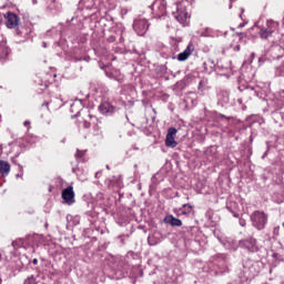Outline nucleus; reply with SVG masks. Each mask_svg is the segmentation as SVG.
Here are the masks:
<instances>
[{
    "instance_id": "obj_1",
    "label": "nucleus",
    "mask_w": 284,
    "mask_h": 284,
    "mask_svg": "<svg viewBox=\"0 0 284 284\" xmlns=\"http://www.w3.org/2000/svg\"><path fill=\"white\" fill-rule=\"evenodd\" d=\"M261 268L258 267V262L247 260L243 262V270L239 273L240 283H247L252 281L255 276H258Z\"/></svg>"
},
{
    "instance_id": "obj_2",
    "label": "nucleus",
    "mask_w": 284,
    "mask_h": 284,
    "mask_svg": "<svg viewBox=\"0 0 284 284\" xmlns=\"http://www.w3.org/2000/svg\"><path fill=\"white\" fill-rule=\"evenodd\" d=\"M268 215L263 211H255L251 214V223L258 232L267 225Z\"/></svg>"
},
{
    "instance_id": "obj_3",
    "label": "nucleus",
    "mask_w": 284,
    "mask_h": 284,
    "mask_svg": "<svg viewBox=\"0 0 284 284\" xmlns=\"http://www.w3.org/2000/svg\"><path fill=\"white\" fill-rule=\"evenodd\" d=\"M123 32H125V26L123 23L118 22L109 30V37H106V41L109 43H114L118 39L120 43H123Z\"/></svg>"
},
{
    "instance_id": "obj_4",
    "label": "nucleus",
    "mask_w": 284,
    "mask_h": 284,
    "mask_svg": "<svg viewBox=\"0 0 284 284\" xmlns=\"http://www.w3.org/2000/svg\"><path fill=\"white\" fill-rule=\"evenodd\" d=\"M150 8L154 19H163L168 14V2L165 0H155Z\"/></svg>"
},
{
    "instance_id": "obj_5",
    "label": "nucleus",
    "mask_w": 284,
    "mask_h": 284,
    "mask_svg": "<svg viewBox=\"0 0 284 284\" xmlns=\"http://www.w3.org/2000/svg\"><path fill=\"white\" fill-rule=\"evenodd\" d=\"M150 29V22L146 19L138 18L133 21V30L138 37H145Z\"/></svg>"
},
{
    "instance_id": "obj_6",
    "label": "nucleus",
    "mask_w": 284,
    "mask_h": 284,
    "mask_svg": "<svg viewBox=\"0 0 284 284\" xmlns=\"http://www.w3.org/2000/svg\"><path fill=\"white\" fill-rule=\"evenodd\" d=\"M4 21H6L7 28H9L10 30H12L14 28H19L20 18H19V16H17V13H14L12 11H8L4 14Z\"/></svg>"
},
{
    "instance_id": "obj_7",
    "label": "nucleus",
    "mask_w": 284,
    "mask_h": 284,
    "mask_svg": "<svg viewBox=\"0 0 284 284\" xmlns=\"http://www.w3.org/2000/svg\"><path fill=\"white\" fill-rule=\"evenodd\" d=\"M240 244L242 245V247H244V250H247V252H252V253L258 252V244L256 243V239L254 237H248L246 240H243L240 242Z\"/></svg>"
},
{
    "instance_id": "obj_8",
    "label": "nucleus",
    "mask_w": 284,
    "mask_h": 284,
    "mask_svg": "<svg viewBox=\"0 0 284 284\" xmlns=\"http://www.w3.org/2000/svg\"><path fill=\"white\" fill-rule=\"evenodd\" d=\"M62 199L67 205H74V187L68 186L62 191Z\"/></svg>"
},
{
    "instance_id": "obj_9",
    "label": "nucleus",
    "mask_w": 284,
    "mask_h": 284,
    "mask_svg": "<svg viewBox=\"0 0 284 284\" xmlns=\"http://www.w3.org/2000/svg\"><path fill=\"white\" fill-rule=\"evenodd\" d=\"M16 34L20 38V42L24 43V41L30 39V34H32V29L29 27H18Z\"/></svg>"
},
{
    "instance_id": "obj_10",
    "label": "nucleus",
    "mask_w": 284,
    "mask_h": 284,
    "mask_svg": "<svg viewBox=\"0 0 284 284\" xmlns=\"http://www.w3.org/2000/svg\"><path fill=\"white\" fill-rule=\"evenodd\" d=\"M217 105H221V108H227L230 105V92L221 91L217 94Z\"/></svg>"
},
{
    "instance_id": "obj_11",
    "label": "nucleus",
    "mask_w": 284,
    "mask_h": 284,
    "mask_svg": "<svg viewBox=\"0 0 284 284\" xmlns=\"http://www.w3.org/2000/svg\"><path fill=\"white\" fill-rule=\"evenodd\" d=\"M99 0H80L79 2V8L81 10L85 9V10H92V8H99Z\"/></svg>"
},
{
    "instance_id": "obj_12",
    "label": "nucleus",
    "mask_w": 284,
    "mask_h": 284,
    "mask_svg": "<svg viewBox=\"0 0 284 284\" xmlns=\"http://www.w3.org/2000/svg\"><path fill=\"white\" fill-rule=\"evenodd\" d=\"M192 52H194V44L190 42L186 49L178 54V61H187Z\"/></svg>"
},
{
    "instance_id": "obj_13",
    "label": "nucleus",
    "mask_w": 284,
    "mask_h": 284,
    "mask_svg": "<svg viewBox=\"0 0 284 284\" xmlns=\"http://www.w3.org/2000/svg\"><path fill=\"white\" fill-rule=\"evenodd\" d=\"M164 223L171 225V227H181V225H183V221H181V219L174 217V215H166L164 217Z\"/></svg>"
},
{
    "instance_id": "obj_14",
    "label": "nucleus",
    "mask_w": 284,
    "mask_h": 284,
    "mask_svg": "<svg viewBox=\"0 0 284 284\" xmlns=\"http://www.w3.org/2000/svg\"><path fill=\"white\" fill-rule=\"evenodd\" d=\"M261 39H267L274 34V29H272V21H267V28H262L258 32Z\"/></svg>"
},
{
    "instance_id": "obj_15",
    "label": "nucleus",
    "mask_w": 284,
    "mask_h": 284,
    "mask_svg": "<svg viewBox=\"0 0 284 284\" xmlns=\"http://www.w3.org/2000/svg\"><path fill=\"white\" fill-rule=\"evenodd\" d=\"M81 110H83V104H81V101L75 100L70 108V113L73 114L72 118L79 116V114H81Z\"/></svg>"
},
{
    "instance_id": "obj_16",
    "label": "nucleus",
    "mask_w": 284,
    "mask_h": 284,
    "mask_svg": "<svg viewBox=\"0 0 284 284\" xmlns=\"http://www.w3.org/2000/svg\"><path fill=\"white\" fill-rule=\"evenodd\" d=\"M200 37L214 39V38L219 37V31H216L210 27H206L200 32Z\"/></svg>"
},
{
    "instance_id": "obj_17",
    "label": "nucleus",
    "mask_w": 284,
    "mask_h": 284,
    "mask_svg": "<svg viewBox=\"0 0 284 284\" xmlns=\"http://www.w3.org/2000/svg\"><path fill=\"white\" fill-rule=\"evenodd\" d=\"M99 111L101 112V114H106V115L114 114V108L109 102H102L99 105Z\"/></svg>"
},
{
    "instance_id": "obj_18",
    "label": "nucleus",
    "mask_w": 284,
    "mask_h": 284,
    "mask_svg": "<svg viewBox=\"0 0 284 284\" xmlns=\"http://www.w3.org/2000/svg\"><path fill=\"white\" fill-rule=\"evenodd\" d=\"M10 48H8V45H6V43L0 44V62L3 63V61H6V59H8V57L10 55Z\"/></svg>"
},
{
    "instance_id": "obj_19",
    "label": "nucleus",
    "mask_w": 284,
    "mask_h": 284,
    "mask_svg": "<svg viewBox=\"0 0 284 284\" xmlns=\"http://www.w3.org/2000/svg\"><path fill=\"white\" fill-rule=\"evenodd\" d=\"M92 124H93V134L99 136L101 134V120L97 119V116L90 115Z\"/></svg>"
},
{
    "instance_id": "obj_20",
    "label": "nucleus",
    "mask_w": 284,
    "mask_h": 284,
    "mask_svg": "<svg viewBox=\"0 0 284 284\" xmlns=\"http://www.w3.org/2000/svg\"><path fill=\"white\" fill-rule=\"evenodd\" d=\"M23 284H43V281L39 274H36V275H30L29 277H27L24 280Z\"/></svg>"
},
{
    "instance_id": "obj_21",
    "label": "nucleus",
    "mask_w": 284,
    "mask_h": 284,
    "mask_svg": "<svg viewBox=\"0 0 284 284\" xmlns=\"http://www.w3.org/2000/svg\"><path fill=\"white\" fill-rule=\"evenodd\" d=\"M0 174L2 176L10 174V163L8 161L0 160Z\"/></svg>"
},
{
    "instance_id": "obj_22",
    "label": "nucleus",
    "mask_w": 284,
    "mask_h": 284,
    "mask_svg": "<svg viewBox=\"0 0 284 284\" xmlns=\"http://www.w3.org/2000/svg\"><path fill=\"white\" fill-rule=\"evenodd\" d=\"M48 10L50 12V14H52V17H57V14H59V12H61V6L51 2L48 7Z\"/></svg>"
},
{
    "instance_id": "obj_23",
    "label": "nucleus",
    "mask_w": 284,
    "mask_h": 284,
    "mask_svg": "<svg viewBox=\"0 0 284 284\" xmlns=\"http://www.w3.org/2000/svg\"><path fill=\"white\" fill-rule=\"evenodd\" d=\"M174 18L176 19V21H179V23H185V21H187V12L185 11H178V13H173Z\"/></svg>"
},
{
    "instance_id": "obj_24",
    "label": "nucleus",
    "mask_w": 284,
    "mask_h": 284,
    "mask_svg": "<svg viewBox=\"0 0 284 284\" xmlns=\"http://www.w3.org/2000/svg\"><path fill=\"white\" fill-rule=\"evenodd\" d=\"M165 145L166 148H176L179 143L176 142V140H174V138H172V135H166Z\"/></svg>"
},
{
    "instance_id": "obj_25",
    "label": "nucleus",
    "mask_w": 284,
    "mask_h": 284,
    "mask_svg": "<svg viewBox=\"0 0 284 284\" xmlns=\"http://www.w3.org/2000/svg\"><path fill=\"white\" fill-rule=\"evenodd\" d=\"M205 154L214 160L219 159V156L216 155V148L214 146H210L209 149H206Z\"/></svg>"
},
{
    "instance_id": "obj_26",
    "label": "nucleus",
    "mask_w": 284,
    "mask_h": 284,
    "mask_svg": "<svg viewBox=\"0 0 284 284\" xmlns=\"http://www.w3.org/2000/svg\"><path fill=\"white\" fill-rule=\"evenodd\" d=\"M192 204H183L181 209V214H183L184 216H187V214H192Z\"/></svg>"
},
{
    "instance_id": "obj_27",
    "label": "nucleus",
    "mask_w": 284,
    "mask_h": 284,
    "mask_svg": "<svg viewBox=\"0 0 284 284\" xmlns=\"http://www.w3.org/2000/svg\"><path fill=\"white\" fill-rule=\"evenodd\" d=\"M120 185H121V181L115 176L109 180V187H112V190H114V187H119Z\"/></svg>"
},
{
    "instance_id": "obj_28",
    "label": "nucleus",
    "mask_w": 284,
    "mask_h": 284,
    "mask_svg": "<svg viewBox=\"0 0 284 284\" xmlns=\"http://www.w3.org/2000/svg\"><path fill=\"white\" fill-rule=\"evenodd\" d=\"M176 132H179V131L176 130V128H170V129L168 130L166 136L174 138V136H176Z\"/></svg>"
},
{
    "instance_id": "obj_29",
    "label": "nucleus",
    "mask_w": 284,
    "mask_h": 284,
    "mask_svg": "<svg viewBox=\"0 0 284 284\" xmlns=\"http://www.w3.org/2000/svg\"><path fill=\"white\" fill-rule=\"evenodd\" d=\"M112 79H114V81H118V83H123V81H125V79L123 78V75H112Z\"/></svg>"
},
{
    "instance_id": "obj_30",
    "label": "nucleus",
    "mask_w": 284,
    "mask_h": 284,
    "mask_svg": "<svg viewBox=\"0 0 284 284\" xmlns=\"http://www.w3.org/2000/svg\"><path fill=\"white\" fill-rule=\"evenodd\" d=\"M85 151L77 150L75 159H83Z\"/></svg>"
},
{
    "instance_id": "obj_31",
    "label": "nucleus",
    "mask_w": 284,
    "mask_h": 284,
    "mask_svg": "<svg viewBox=\"0 0 284 284\" xmlns=\"http://www.w3.org/2000/svg\"><path fill=\"white\" fill-rule=\"evenodd\" d=\"M280 232H281V226H275L273 229V236H278Z\"/></svg>"
},
{
    "instance_id": "obj_32",
    "label": "nucleus",
    "mask_w": 284,
    "mask_h": 284,
    "mask_svg": "<svg viewBox=\"0 0 284 284\" xmlns=\"http://www.w3.org/2000/svg\"><path fill=\"white\" fill-rule=\"evenodd\" d=\"M226 210H229V212H232V214L235 219H239V214H236V213H234V211H232V206H230V204L226 205Z\"/></svg>"
},
{
    "instance_id": "obj_33",
    "label": "nucleus",
    "mask_w": 284,
    "mask_h": 284,
    "mask_svg": "<svg viewBox=\"0 0 284 284\" xmlns=\"http://www.w3.org/2000/svg\"><path fill=\"white\" fill-rule=\"evenodd\" d=\"M280 72H281V77H284V61L282 62V64L278 68Z\"/></svg>"
},
{
    "instance_id": "obj_34",
    "label": "nucleus",
    "mask_w": 284,
    "mask_h": 284,
    "mask_svg": "<svg viewBox=\"0 0 284 284\" xmlns=\"http://www.w3.org/2000/svg\"><path fill=\"white\" fill-rule=\"evenodd\" d=\"M240 225L241 227H245V225H247V222L243 219H240Z\"/></svg>"
},
{
    "instance_id": "obj_35",
    "label": "nucleus",
    "mask_w": 284,
    "mask_h": 284,
    "mask_svg": "<svg viewBox=\"0 0 284 284\" xmlns=\"http://www.w3.org/2000/svg\"><path fill=\"white\" fill-rule=\"evenodd\" d=\"M220 273L227 274V273H230V268H227V266H225L224 270H220Z\"/></svg>"
},
{
    "instance_id": "obj_36",
    "label": "nucleus",
    "mask_w": 284,
    "mask_h": 284,
    "mask_svg": "<svg viewBox=\"0 0 284 284\" xmlns=\"http://www.w3.org/2000/svg\"><path fill=\"white\" fill-rule=\"evenodd\" d=\"M75 61H90V57L87 58H78Z\"/></svg>"
},
{
    "instance_id": "obj_37",
    "label": "nucleus",
    "mask_w": 284,
    "mask_h": 284,
    "mask_svg": "<svg viewBox=\"0 0 284 284\" xmlns=\"http://www.w3.org/2000/svg\"><path fill=\"white\" fill-rule=\"evenodd\" d=\"M92 124L90 123V122H88V121H84V128H90Z\"/></svg>"
},
{
    "instance_id": "obj_38",
    "label": "nucleus",
    "mask_w": 284,
    "mask_h": 284,
    "mask_svg": "<svg viewBox=\"0 0 284 284\" xmlns=\"http://www.w3.org/2000/svg\"><path fill=\"white\" fill-rule=\"evenodd\" d=\"M280 97H281L282 101H284V90H282V91L280 92Z\"/></svg>"
},
{
    "instance_id": "obj_39",
    "label": "nucleus",
    "mask_w": 284,
    "mask_h": 284,
    "mask_svg": "<svg viewBox=\"0 0 284 284\" xmlns=\"http://www.w3.org/2000/svg\"><path fill=\"white\" fill-rule=\"evenodd\" d=\"M32 263H33V265H39V260L33 258Z\"/></svg>"
},
{
    "instance_id": "obj_40",
    "label": "nucleus",
    "mask_w": 284,
    "mask_h": 284,
    "mask_svg": "<svg viewBox=\"0 0 284 284\" xmlns=\"http://www.w3.org/2000/svg\"><path fill=\"white\" fill-rule=\"evenodd\" d=\"M220 119H230V118H227L225 114H220Z\"/></svg>"
},
{
    "instance_id": "obj_41",
    "label": "nucleus",
    "mask_w": 284,
    "mask_h": 284,
    "mask_svg": "<svg viewBox=\"0 0 284 284\" xmlns=\"http://www.w3.org/2000/svg\"><path fill=\"white\" fill-rule=\"evenodd\" d=\"M50 32H57V34L59 33V31H57L55 29H53V30L48 31L47 34H50Z\"/></svg>"
},
{
    "instance_id": "obj_42",
    "label": "nucleus",
    "mask_w": 284,
    "mask_h": 284,
    "mask_svg": "<svg viewBox=\"0 0 284 284\" xmlns=\"http://www.w3.org/2000/svg\"><path fill=\"white\" fill-rule=\"evenodd\" d=\"M234 1L236 0H230V6H229L230 9H232V3H234Z\"/></svg>"
},
{
    "instance_id": "obj_43",
    "label": "nucleus",
    "mask_w": 284,
    "mask_h": 284,
    "mask_svg": "<svg viewBox=\"0 0 284 284\" xmlns=\"http://www.w3.org/2000/svg\"><path fill=\"white\" fill-rule=\"evenodd\" d=\"M23 125H24V126L30 125V121H28V120H27V121H24Z\"/></svg>"
},
{
    "instance_id": "obj_44",
    "label": "nucleus",
    "mask_w": 284,
    "mask_h": 284,
    "mask_svg": "<svg viewBox=\"0 0 284 284\" xmlns=\"http://www.w3.org/2000/svg\"><path fill=\"white\" fill-rule=\"evenodd\" d=\"M98 232H100V234H105V230H103V229L98 230Z\"/></svg>"
},
{
    "instance_id": "obj_45",
    "label": "nucleus",
    "mask_w": 284,
    "mask_h": 284,
    "mask_svg": "<svg viewBox=\"0 0 284 284\" xmlns=\"http://www.w3.org/2000/svg\"><path fill=\"white\" fill-rule=\"evenodd\" d=\"M161 70H162V72H165V70H168V68H165V65H162Z\"/></svg>"
},
{
    "instance_id": "obj_46",
    "label": "nucleus",
    "mask_w": 284,
    "mask_h": 284,
    "mask_svg": "<svg viewBox=\"0 0 284 284\" xmlns=\"http://www.w3.org/2000/svg\"><path fill=\"white\" fill-rule=\"evenodd\" d=\"M37 3H39V1L32 0V4H33V6H37Z\"/></svg>"
},
{
    "instance_id": "obj_47",
    "label": "nucleus",
    "mask_w": 284,
    "mask_h": 284,
    "mask_svg": "<svg viewBox=\"0 0 284 284\" xmlns=\"http://www.w3.org/2000/svg\"><path fill=\"white\" fill-rule=\"evenodd\" d=\"M0 154H3V146L0 144Z\"/></svg>"
},
{
    "instance_id": "obj_48",
    "label": "nucleus",
    "mask_w": 284,
    "mask_h": 284,
    "mask_svg": "<svg viewBox=\"0 0 284 284\" xmlns=\"http://www.w3.org/2000/svg\"><path fill=\"white\" fill-rule=\"evenodd\" d=\"M239 28H245V23H241Z\"/></svg>"
},
{
    "instance_id": "obj_49",
    "label": "nucleus",
    "mask_w": 284,
    "mask_h": 284,
    "mask_svg": "<svg viewBox=\"0 0 284 284\" xmlns=\"http://www.w3.org/2000/svg\"><path fill=\"white\" fill-rule=\"evenodd\" d=\"M276 256H278V254H276V253H273V257H274V258H276Z\"/></svg>"
},
{
    "instance_id": "obj_50",
    "label": "nucleus",
    "mask_w": 284,
    "mask_h": 284,
    "mask_svg": "<svg viewBox=\"0 0 284 284\" xmlns=\"http://www.w3.org/2000/svg\"><path fill=\"white\" fill-rule=\"evenodd\" d=\"M266 156H267V153H264L263 159H265Z\"/></svg>"
},
{
    "instance_id": "obj_51",
    "label": "nucleus",
    "mask_w": 284,
    "mask_h": 284,
    "mask_svg": "<svg viewBox=\"0 0 284 284\" xmlns=\"http://www.w3.org/2000/svg\"><path fill=\"white\" fill-rule=\"evenodd\" d=\"M236 50H241V47H240V45H237V47H236Z\"/></svg>"
},
{
    "instance_id": "obj_52",
    "label": "nucleus",
    "mask_w": 284,
    "mask_h": 284,
    "mask_svg": "<svg viewBox=\"0 0 284 284\" xmlns=\"http://www.w3.org/2000/svg\"><path fill=\"white\" fill-rule=\"evenodd\" d=\"M16 244H17V242H12L13 247H14Z\"/></svg>"
},
{
    "instance_id": "obj_53",
    "label": "nucleus",
    "mask_w": 284,
    "mask_h": 284,
    "mask_svg": "<svg viewBox=\"0 0 284 284\" xmlns=\"http://www.w3.org/2000/svg\"><path fill=\"white\" fill-rule=\"evenodd\" d=\"M106 170H110V165H106Z\"/></svg>"
},
{
    "instance_id": "obj_54",
    "label": "nucleus",
    "mask_w": 284,
    "mask_h": 284,
    "mask_svg": "<svg viewBox=\"0 0 284 284\" xmlns=\"http://www.w3.org/2000/svg\"><path fill=\"white\" fill-rule=\"evenodd\" d=\"M43 48H45V42H43Z\"/></svg>"
},
{
    "instance_id": "obj_55",
    "label": "nucleus",
    "mask_w": 284,
    "mask_h": 284,
    "mask_svg": "<svg viewBox=\"0 0 284 284\" xmlns=\"http://www.w3.org/2000/svg\"><path fill=\"white\" fill-rule=\"evenodd\" d=\"M1 258H2V255H1V253H0V261H1Z\"/></svg>"
},
{
    "instance_id": "obj_56",
    "label": "nucleus",
    "mask_w": 284,
    "mask_h": 284,
    "mask_svg": "<svg viewBox=\"0 0 284 284\" xmlns=\"http://www.w3.org/2000/svg\"><path fill=\"white\" fill-rule=\"evenodd\" d=\"M102 54H105V50L102 52Z\"/></svg>"
},
{
    "instance_id": "obj_57",
    "label": "nucleus",
    "mask_w": 284,
    "mask_h": 284,
    "mask_svg": "<svg viewBox=\"0 0 284 284\" xmlns=\"http://www.w3.org/2000/svg\"><path fill=\"white\" fill-rule=\"evenodd\" d=\"M251 57H254V53H252Z\"/></svg>"
},
{
    "instance_id": "obj_58",
    "label": "nucleus",
    "mask_w": 284,
    "mask_h": 284,
    "mask_svg": "<svg viewBox=\"0 0 284 284\" xmlns=\"http://www.w3.org/2000/svg\"><path fill=\"white\" fill-rule=\"evenodd\" d=\"M43 105H48V102H47V103H44Z\"/></svg>"
},
{
    "instance_id": "obj_59",
    "label": "nucleus",
    "mask_w": 284,
    "mask_h": 284,
    "mask_svg": "<svg viewBox=\"0 0 284 284\" xmlns=\"http://www.w3.org/2000/svg\"><path fill=\"white\" fill-rule=\"evenodd\" d=\"M45 227H48V223H45Z\"/></svg>"
},
{
    "instance_id": "obj_60",
    "label": "nucleus",
    "mask_w": 284,
    "mask_h": 284,
    "mask_svg": "<svg viewBox=\"0 0 284 284\" xmlns=\"http://www.w3.org/2000/svg\"><path fill=\"white\" fill-rule=\"evenodd\" d=\"M283 227H284V222L282 223Z\"/></svg>"
},
{
    "instance_id": "obj_61",
    "label": "nucleus",
    "mask_w": 284,
    "mask_h": 284,
    "mask_svg": "<svg viewBox=\"0 0 284 284\" xmlns=\"http://www.w3.org/2000/svg\"><path fill=\"white\" fill-rule=\"evenodd\" d=\"M227 284H234V283H227Z\"/></svg>"
}]
</instances>
